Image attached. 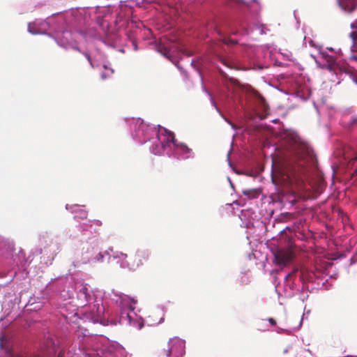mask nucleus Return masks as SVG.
Instances as JSON below:
<instances>
[{
	"mask_svg": "<svg viewBox=\"0 0 357 357\" xmlns=\"http://www.w3.org/2000/svg\"><path fill=\"white\" fill-rule=\"evenodd\" d=\"M185 353V342L178 337L170 338L162 344L158 351V357H183Z\"/></svg>",
	"mask_w": 357,
	"mask_h": 357,
	"instance_id": "1",
	"label": "nucleus"
},
{
	"mask_svg": "<svg viewBox=\"0 0 357 357\" xmlns=\"http://www.w3.org/2000/svg\"><path fill=\"white\" fill-rule=\"evenodd\" d=\"M274 261L278 266H286L291 263L294 257V252L291 248L278 249L273 252Z\"/></svg>",
	"mask_w": 357,
	"mask_h": 357,
	"instance_id": "2",
	"label": "nucleus"
},
{
	"mask_svg": "<svg viewBox=\"0 0 357 357\" xmlns=\"http://www.w3.org/2000/svg\"><path fill=\"white\" fill-rule=\"evenodd\" d=\"M115 258H118L121 261V264L123 268H128L130 270H136L137 268V263L135 261V258L133 255V253H130V255L119 252L117 253L114 257Z\"/></svg>",
	"mask_w": 357,
	"mask_h": 357,
	"instance_id": "3",
	"label": "nucleus"
},
{
	"mask_svg": "<svg viewBox=\"0 0 357 357\" xmlns=\"http://www.w3.org/2000/svg\"><path fill=\"white\" fill-rule=\"evenodd\" d=\"M167 141L172 142L174 144V146L176 148V149L180 152H181L183 154H188L185 158H188L190 157H193L192 149L188 148V146L181 142H178L176 139L175 135L173 132H169L167 136Z\"/></svg>",
	"mask_w": 357,
	"mask_h": 357,
	"instance_id": "4",
	"label": "nucleus"
},
{
	"mask_svg": "<svg viewBox=\"0 0 357 357\" xmlns=\"http://www.w3.org/2000/svg\"><path fill=\"white\" fill-rule=\"evenodd\" d=\"M133 255L135 258V261L137 263V268L144 264V262L147 261L150 257V253L148 250H138L133 253Z\"/></svg>",
	"mask_w": 357,
	"mask_h": 357,
	"instance_id": "5",
	"label": "nucleus"
},
{
	"mask_svg": "<svg viewBox=\"0 0 357 357\" xmlns=\"http://www.w3.org/2000/svg\"><path fill=\"white\" fill-rule=\"evenodd\" d=\"M340 5L344 10L351 13L357 7V0H342L340 2Z\"/></svg>",
	"mask_w": 357,
	"mask_h": 357,
	"instance_id": "6",
	"label": "nucleus"
},
{
	"mask_svg": "<svg viewBox=\"0 0 357 357\" xmlns=\"http://www.w3.org/2000/svg\"><path fill=\"white\" fill-rule=\"evenodd\" d=\"M279 179L280 182L284 186H289L292 183L291 176L288 174L280 172Z\"/></svg>",
	"mask_w": 357,
	"mask_h": 357,
	"instance_id": "7",
	"label": "nucleus"
},
{
	"mask_svg": "<svg viewBox=\"0 0 357 357\" xmlns=\"http://www.w3.org/2000/svg\"><path fill=\"white\" fill-rule=\"evenodd\" d=\"M351 28L353 31L350 33L349 36L354 42V47H357V20L351 24Z\"/></svg>",
	"mask_w": 357,
	"mask_h": 357,
	"instance_id": "8",
	"label": "nucleus"
},
{
	"mask_svg": "<svg viewBox=\"0 0 357 357\" xmlns=\"http://www.w3.org/2000/svg\"><path fill=\"white\" fill-rule=\"evenodd\" d=\"M13 261H14V262L16 263L17 265L24 266L26 263L24 252L22 250H20L19 252V253L17 254V255H16L13 258Z\"/></svg>",
	"mask_w": 357,
	"mask_h": 357,
	"instance_id": "9",
	"label": "nucleus"
},
{
	"mask_svg": "<svg viewBox=\"0 0 357 357\" xmlns=\"http://www.w3.org/2000/svg\"><path fill=\"white\" fill-rule=\"evenodd\" d=\"M319 66L321 69H326L330 72H333L336 73V71L339 68V66L337 63H319Z\"/></svg>",
	"mask_w": 357,
	"mask_h": 357,
	"instance_id": "10",
	"label": "nucleus"
},
{
	"mask_svg": "<svg viewBox=\"0 0 357 357\" xmlns=\"http://www.w3.org/2000/svg\"><path fill=\"white\" fill-rule=\"evenodd\" d=\"M80 296H83L84 298L86 301H89L91 300V294L88 287L85 285H83L82 288L79 291Z\"/></svg>",
	"mask_w": 357,
	"mask_h": 357,
	"instance_id": "11",
	"label": "nucleus"
},
{
	"mask_svg": "<svg viewBox=\"0 0 357 357\" xmlns=\"http://www.w3.org/2000/svg\"><path fill=\"white\" fill-rule=\"evenodd\" d=\"M320 54L321 58L326 61L325 63H337L336 59L333 56H331L326 52H321Z\"/></svg>",
	"mask_w": 357,
	"mask_h": 357,
	"instance_id": "12",
	"label": "nucleus"
},
{
	"mask_svg": "<svg viewBox=\"0 0 357 357\" xmlns=\"http://www.w3.org/2000/svg\"><path fill=\"white\" fill-rule=\"evenodd\" d=\"M243 194L249 198H255L258 195L257 190H244Z\"/></svg>",
	"mask_w": 357,
	"mask_h": 357,
	"instance_id": "13",
	"label": "nucleus"
},
{
	"mask_svg": "<svg viewBox=\"0 0 357 357\" xmlns=\"http://www.w3.org/2000/svg\"><path fill=\"white\" fill-rule=\"evenodd\" d=\"M158 51L165 56H169V50L165 47L159 46Z\"/></svg>",
	"mask_w": 357,
	"mask_h": 357,
	"instance_id": "14",
	"label": "nucleus"
},
{
	"mask_svg": "<svg viewBox=\"0 0 357 357\" xmlns=\"http://www.w3.org/2000/svg\"><path fill=\"white\" fill-rule=\"evenodd\" d=\"M223 43L228 45H234L237 43V41L230 38H224Z\"/></svg>",
	"mask_w": 357,
	"mask_h": 357,
	"instance_id": "15",
	"label": "nucleus"
},
{
	"mask_svg": "<svg viewBox=\"0 0 357 357\" xmlns=\"http://www.w3.org/2000/svg\"><path fill=\"white\" fill-rule=\"evenodd\" d=\"M84 56H85V57L86 58V59L88 60V61H89V64H90V66H91L92 68H93V62H92V60H91V56H90L89 54H88V53H84Z\"/></svg>",
	"mask_w": 357,
	"mask_h": 357,
	"instance_id": "16",
	"label": "nucleus"
},
{
	"mask_svg": "<svg viewBox=\"0 0 357 357\" xmlns=\"http://www.w3.org/2000/svg\"><path fill=\"white\" fill-rule=\"evenodd\" d=\"M268 321L271 324V325H272V326H275L276 325V321L273 318H269L268 319Z\"/></svg>",
	"mask_w": 357,
	"mask_h": 357,
	"instance_id": "17",
	"label": "nucleus"
},
{
	"mask_svg": "<svg viewBox=\"0 0 357 357\" xmlns=\"http://www.w3.org/2000/svg\"><path fill=\"white\" fill-rule=\"evenodd\" d=\"M90 222H93V224H95L97 226H100L101 224H102V222L100 220H98L90 221Z\"/></svg>",
	"mask_w": 357,
	"mask_h": 357,
	"instance_id": "18",
	"label": "nucleus"
},
{
	"mask_svg": "<svg viewBox=\"0 0 357 357\" xmlns=\"http://www.w3.org/2000/svg\"><path fill=\"white\" fill-rule=\"evenodd\" d=\"M32 24L31 23H29V25H28V29H29V32H31V33H36V32L32 31L31 29V27H32Z\"/></svg>",
	"mask_w": 357,
	"mask_h": 357,
	"instance_id": "19",
	"label": "nucleus"
},
{
	"mask_svg": "<svg viewBox=\"0 0 357 357\" xmlns=\"http://www.w3.org/2000/svg\"><path fill=\"white\" fill-rule=\"evenodd\" d=\"M100 307L99 306V305H98V306H97V316L98 317H100V313H101V312L100 311Z\"/></svg>",
	"mask_w": 357,
	"mask_h": 357,
	"instance_id": "20",
	"label": "nucleus"
},
{
	"mask_svg": "<svg viewBox=\"0 0 357 357\" xmlns=\"http://www.w3.org/2000/svg\"><path fill=\"white\" fill-rule=\"evenodd\" d=\"M298 271V268H294L292 272L291 273H289L288 275H287V278L289 277L290 275L296 273V272Z\"/></svg>",
	"mask_w": 357,
	"mask_h": 357,
	"instance_id": "21",
	"label": "nucleus"
},
{
	"mask_svg": "<svg viewBox=\"0 0 357 357\" xmlns=\"http://www.w3.org/2000/svg\"><path fill=\"white\" fill-rule=\"evenodd\" d=\"M103 255L101 253L98 254V260L102 259Z\"/></svg>",
	"mask_w": 357,
	"mask_h": 357,
	"instance_id": "22",
	"label": "nucleus"
},
{
	"mask_svg": "<svg viewBox=\"0 0 357 357\" xmlns=\"http://www.w3.org/2000/svg\"><path fill=\"white\" fill-rule=\"evenodd\" d=\"M351 60H355V61H357V56H352L351 57Z\"/></svg>",
	"mask_w": 357,
	"mask_h": 357,
	"instance_id": "23",
	"label": "nucleus"
},
{
	"mask_svg": "<svg viewBox=\"0 0 357 357\" xmlns=\"http://www.w3.org/2000/svg\"><path fill=\"white\" fill-rule=\"evenodd\" d=\"M101 77H102V79H105L107 77H106V75L104 73H102L101 75Z\"/></svg>",
	"mask_w": 357,
	"mask_h": 357,
	"instance_id": "24",
	"label": "nucleus"
},
{
	"mask_svg": "<svg viewBox=\"0 0 357 357\" xmlns=\"http://www.w3.org/2000/svg\"><path fill=\"white\" fill-rule=\"evenodd\" d=\"M83 215L82 216V218H86V213L85 211H84L83 213Z\"/></svg>",
	"mask_w": 357,
	"mask_h": 357,
	"instance_id": "25",
	"label": "nucleus"
},
{
	"mask_svg": "<svg viewBox=\"0 0 357 357\" xmlns=\"http://www.w3.org/2000/svg\"><path fill=\"white\" fill-rule=\"evenodd\" d=\"M299 159H302L303 158V155L298 156Z\"/></svg>",
	"mask_w": 357,
	"mask_h": 357,
	"instance_id": "26",
	"label": "nucleus"
},
{
	"mask_svg": "<svg viewBox=\"0 0 357 357\" xmlns=\"http://www.w3.org/2000/svg\"><path fill=\"white\" fill-rule=\"evenodd\" d=\"M356 83L357 84V79L355 80Z\"/></svg>",
	"mask_w": 357,
	"mask_h": 357,
	"instance_id": "27",
	"label": "nucleus"
}]
</instances>
